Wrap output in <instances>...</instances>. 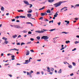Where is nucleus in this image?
Wrapping results in <instances>:
<instances>
[{
	"instance_id": "1",
	"label": "nucleus",
	"mask_w": 79,
	"mask_h": 79,
	"mask_svg": "<svg viewBox=\"0 0 79 79\" xmlns=\"http://www.w3.org/2000/svg\"><path fill=\"white\" fill-rule=\"evenodd\" d=\"M65 2H66V1H63L59 2L54 4V6L56 7H58V6H60L61 5V3H64Z\"/></svg>"
},
{
	"instance_id": "2",
	"label": "nucleus",
	"mask_w": 79,
	"mask_h": 79,
	"mask_svg": "<svg viewBox=\"0 0 79 79\" xmlns=\"http://www.w3.org/2000/svg\"><path fill=\"white\" fill-rule=\"evenodd\" d=\"M10 26L12 27H15V28H16V29H22L23 28V27H21L18 25H10Z\"/></svg>"
},
{
	"instance_id": "3",
	"label": "nucleus",
	"mask_w": 79,
	"mask_h": 79,
	"mask_svg": "<svg viewBox=\"0 0 79 79\" xmlns=\"http://www.w3.org/2000/svg\"><path fill=\"white\" fill-rule=\"evenodd\" d=\"M48 39H49V38L47 36H43L41 37V39L44 40H48Z\"/></svg>"
},
{
	"instance_id": "4",
	"label": "nucleus",
	"mask_w": 79,
	"mask_h": 79,
	"mask_svg": "<svg viewBox=\"0 0 79 79\" xmlns=\"http://www.w3.org/2000/svg\"><path fill=\"white\" fill-rule=\"evenodd\" d=\"M68 8L67 7H63V8H62V9H61L60 10V11H62V10H64V11H66L68 10V9H66V8Z\"/></svg>"
},
{
	"instance_id": "5",
	"label": "nucleus",
	"mask_w": 79,
	"mask_h": 79,
	"mask_svg": "<svg viewBox=\"0 0 79 79\" xmlns=\"http://www.w3.org/2000/svg\"><path fill=\"white\" fill-rule=\"evenodd\" d=\"M31 59H29V60H25V62L23 63V64H28L29 63H30Z\"/></svg>"
},
{
	"instance_id": "6",
	"label": "nucleus",
	"mask_w": 79,
	"mask_h": 79,
	"mask_svg": "<svg viewBox=\"0 0 79 79\" xmlns=\"http://www.w3.org/2000/svg\"><path fill=\"white\" fill-rule=\"evenodd\" d=\"M35 32L36 33H38V34H42L44 33V31H35Z\"/></svg>"
},
{
	"instance_id": "7",
	"label": "nucleus",
	"mask_w": 79,
	"mask_h": 79,
	"mask_svg": "<svg viewBox=\"0 0 79 79\" xmlns=\"http://www.w3.org/2000/svg\"><path fill=\"white\" fill-rule=\"evenodd\" d=\"M24 3L27 5H29V3L28 1H24Z\"/></svg>"
},
{
	"instance_id": "8",
	"label": "nucleus",
	"mask_w": 79,
	"mask_h": 79,
	"mask_svg": "<svg viewBox=\"0 0 79 79\" xmlns=\"http://www.w3.org/2000/svg\"><path fill=\"white\" fill-rule=\"evenodd\" d=\"M8 43H9V42H8V41L6 40L4 42L3 44H8Z\"/></svg>"
},
{
	"instance_id": "9",
	"label": "nucleus",
	"mask_w": 79,
	"mask_h": 79,
	"mask_svg": "<svg viewBox=\"0 0 79 79\" xmlns=\"http://www.w3.org/2000/svg\"><path fill=\"white\" fill-rule=\"evenodd\" d=\"M55 1V0H48V2L49 3H52Z\"/></svg>"
},
{
	"instance_id": "10",
	"label": "nucleus",
	"mask_w": 79,
	"mask_h": 79,
	"mask_svg": "<svg viewBox=\"0 0 79 79\" xmlns=\"http://www.w3.org/2000/svg\"><path fill=\"white\" fill-rule=\"evenodd\" d=\"M64 22H65V23H67L66 24V25L67 26V24H69V21H67V20H65L64 21Z\"/></svg>"
},
{
	"instance_id": "11",
	"label": "nucleus",
	"mask_w": 79,
	"mask_h": 79,
	"mask_svg": "<svg viewBox=\"0 0 79 79\" xmlns=\"http://www.w3.org/2000/svg\"><path fill=\"white\" fill-rule=\"evenodd\" d=\"M58 13V12H57L55 14V15H54V16L55 17H57V16L58 15V14L57 13Z\"/></svg>"
},
{
	"instance_id": "12",
	"label": "nucleus",
	"mask_w": 79,
	"mask_h": 79,
	"mask_svg": "<svg viewBox=\"0 0 79 79\" xmlns=\"http://www.w3.org/2000/svg\"><path fill=\"white\" fill-rule=\"evenodd\" d=\"M30 10H28L27 11L28 13H32V9H29Z\"/></svg>"
},
{
	"instance_id": "13",
	"label": "nucleus",
	"mask_w": 79,
	"mask_h": 79,
	"mask_svg": "<svg viewBox=\"0 0 79 79\" xmlns=\"http://www.w3.org/2000/svg\"><path fill=\"white\" fill-rule=\"evenodd\" d=\"M27 17H28V18H30L31 16V14H27Z\"/></svg>"
},
{
	"instance_id": "14",
	"label": "nucleus",
	"mask_w": 79,
	"mask_h": 79,
	"mask_svg": "<svg viewBox=\"0 0 79 79\" xmlns=\"http://www.w3.org/2000/svg\"><path fill=\"white\" fill-rule=\"evenodd\" d=\"M62 73V71L61 69H60L59 71H58V73L59 74H60V73Z\"/></svg>"
},
{
	"instance_id": "15",
	"label": "nucleus",
	"mask_w": 79,
	"mask_h": 79,
	"mask_svg": "<svg viewBox=\"0 0 79 79\" xmlns=\"http://www.w3.org/2000/svg\"><path fill=\"white\" fill-rule=\"evenodd\" d=\"M17 37V36L16 35H15L12 36V37H13L14 39H15V38H16V37Z\"/></svg>"
},
{
	"instance_id": "16",
	"label": "nucleus",
	"mask_w": 79,
	"mask_h": 79,
	"mask_svg": "<svg viewBox=\"0 0 79 79\" xmlns=\"http://www.w3.org/2000/svg\"><path fill=\"white\" fill-rule=\"evenodd\" d=\"M46 12L47 13H50L51 12H50V10L48 9L47 10Z\"/></svg>"
},
{
	"instance_id": "17",
	"label": "nucleus",
	"mask_w": 79,
	"mask_h": 79,
	"mask_svg": "<svg viewBox=\"0 0 79 79\" xmlns=\"http://www.w3.org/2000/svg\"><path fill=\"white\" fill-rule=\"evenodd\" d=\"M47 69H48V70H47V71H48V72H50V68L47 67Z\"/></svg>"
},
{
	"instance_id": "18",
	"label": "nucleus",
	"mask_w": 79,
	"mask_h": 79,
	"mask_svg": "<svg viewBox=\"0 0 79 79\" xmlns=\"http://www.w3.org/2000/svg\"><path fill=\"white\" fill-rule=\"evenodd\" d=\"M19 18H26V16H19Z\"/></svg>"
},
{
	"instance_id": "19",
	"label": "nucleus",
	"mask_w": 79,
	"mask_h": 79,
	"mask_svg": "<svg viewBox=\"0 0 79 79\" xmlns=\"http://www.w3.org/2000/svg\"><path fill=\"white\" fill-rule=\"evenodd\" d=\"M29 55V51H27V53L26 54V55Z\"/></svg>"
},
{
	"instance_id": "20",
	"label": "nucleus",
	"mask_w": 79,
	"mask_h": 79,
	"mask_svg": "<svg viewBox=\"0 0 79 79\" xmlns=\"http://www.w3.org/2000/svg\"><path fill=\"white\" fill-rule=\"evenodd\" d=\"M17 11H18V12H23V11H24V10H18Z\"/></svg>"
},
{
	"instance_id": "21",
	"label": "nucleus",
	"mask_w": 79,
	"mask_h": 79,
	"mask_svg": "<svg viewBox=\"0 0 79 79\" xmlns=\"http://www.w3.org/2000/svg\"><path fill=\"white\" fill-rule=\"evenodd\" d=\"M36 39H38V40H40V37L39 36H38L36 37Z\"/></svg>"
},
{
	"instance_id": "22",
	"label": "nucleus",
	"mask_w": 79,
	"mask_h": 79,
	"mask_svg": "<svg viewBox=\"0 0 79 79\" xmlns=\"http://www.w3.org/2000/svg\"><path fill=\"white\" fill-rule=\"evenodd\" d=\"M45 13H41V16H45Z\"/></svg>"
},
{
	"instance_id": "23",
	"label": "nucleus",
	"mask_w": 79,
	"mask_h": 79,
	"mask_svg": "<svg viewBox=\"0 0 79 79\" xmlns=\"http://www.w3.org/2000/svg\"><path fill=\"white\" fill-rule=\"evenodd\" d=\"M1 10L2 11H4V7H1Z\"/></svg>"
},
{
	"instance_id": "24",
	"label": "nucleus",
	"mask_w": 79,
	"mask_h": 79,
	"mask_svg": "<svg viewBox=\"0 0 79 79\" xmlns=\"http://www.w3.org/2000/svg\"><path fill=\"white\" fill-rule=\"evenodd\" d=\"M2 39H3V40H7V38L4 37L2 38Z\"/></svg>"
},
{
	"instance_id": "25",
	"label": "nucleus",
	"mask_w": 79,
	"mask_h": 79,
	"mask_svg": "<svg viewBox=\"0 0 79 79\" xmlns=\"http://www.w3.org/2000/svg\"><path fill=\"white\" fill-rule=\"evenodd\" d=\"M70 42V41L69 40L66 41H65V43L67 44H68V43H69Z\"/></svg>"
},
{
	"instance_id": "26",
	"label": "nucleus",
	"mask_w": 79,
	"mask_h": 79,
	"mask_svg": "<svg viewBox=\"0 0 79 79\" xmlns=\"http://www.w3.org/2000/svg\"><path fill=\"white\" fill-rule=\"evenodd\" d=\"M63 33H64V34H68V32H64V31L62 32V34H63Z\"/></svg>"
},
{
	"instance_id": "27",
	"label": "nucleus",
	"mask_w": 79,
	"mask_h": 79,
	"mask_svg": "<svg viewBox=\"0 0 79 79\" xmlns=\"http://www.w3.org/2000/svg\"><path fill=\"white\" fill-rule=\"evenodd\" d=\"M16 50V49L14 48V49H10L9 51V52H11V50Z\"/></svg>"
},
{
	"instance_id": "28",
	"label": "nucleus",
	"mask_w": 79,
	"mask_h": 79,
	"mask_svg": "<svg viewBox=\"0 0 79 79\" xmlns=\"http://www.w3.org/2000/svg\"><path fill=\"white\" fill-rule=\"evenodd\" d=\"M51 71H54V69L52 68H51Z\"/></svg>"
},
{
	"instance_id": "29",
	"label": "nucleus",
	"mask_w": 79,
	"mask_h": 79,
	"mask_svg": "<svg viewBox=\"0 0 79 79\" xmlns=\"http://www.w3.org/2000/svg\"><path fill=\"white\" fill-rule=\"evenodd\" d=\"M55 29L50 30H49V31H50V32H52V31H55Z\"/></svg>"
},
{
	"instance_id": "30",
	"label": "nucleus",
	"mask_w": 79,
	"mask_h": 79,
	"mask_svg": "<svg viewBox=\"0 0 79 79\" xmlns=\"http://www.w3.org/2000/svg\"><path fill=\"white\" fill-rule=\"evenodd\" d=\"M29 5H30L29 8H30L32 7V5L31 4H29Z\"/></svg>"
},
{
	"instance_id": "31",
	"label": "nucleus",
	"mask_w": 79,
	"mask_h": 79,
	"mask_svg": "<svg viewBox=\"0 0 79 79\" xmlns=\"http://www.w3.org/2000/svg\"><path fill=\"white\" fill-rule=\"evenodd\" d=\"M68 67L70 68H73L72 65H69V66H68Z\"/></svg>"
},
{
	"instance_id": "32",
	"label": "nucleus",
	"mask_w": 79,
	"mask_h": 79,
	"mask_svg": "<svg viewBox=\"0 0 79 79\" xmlns=\"http://www.w3.org/2000/svg\"><path fill=\"white\" fill-rule=\"evenodd\" d=\"M75 6V7H77V6H79V4H77Z\"/></svg>"
},
{
	"instance_id": "33",
	"label": "nucleus",
	"mask_w": 79,
	"mask_h": 79,
	"mask_svg": "<svg viewBox=\"0 0 79 79\" xmlns=\"http://www.w3.org/2000/svg\"><path fill=\"white\" fill-rule=\"evenodd\" d=\"M44 21H48V19H44Z\"/></svg>"
},
{
	"instance_id": "34",
	"label": "nucleus",
	"mask_w": 79,
	"mask_h": 79,
	"mask_svg": "<svg viewBox=\"0 0 79 79\" xmlns=\"http://www.w3.org/2000/svg\"><path fill=\"white\" fill-rule=\"evenodd\" d=\"M32 32L30 31L28 32V34H31Z\"/></svg>"
},
{
	"instance_id": "35",
	"label": "nucleus",
	"mask_w": 79,
	"mask_h": 79,
	"mask_svg": "<svg viewBox=\"0 0 79 79\" xmlns=\"http://www.w3.org/2000/svg\"><path fill=\"white\" fill-rule=\"evenodd\" d=\"M27 32V31H26V30H23V32L24 33H26Z\"/></svg>"
},
{
	"instance_id": "36",
	"label": "nucleus",
	"mask_w": 79,
	"mask_h": 79,
	"mask_svg": "<svg viewBox=\"0 0 79 79\" xmlns=\"http://www.w3.org/2000/svg\"><path fill=\"white\" fill-rule=\"evenodd\" d=\"M34 73V72H33V71H32V70H31L30 73V75H31V73Z\"/></svg>"
},
{
	"instance_id": "37",
	"label": "nucleus",
	"mask_w": 79,
	"mask_h": 79,
	"mask_svg": "<svg viewBox=\"0 0 79 79\" xmlns=\"http://www.w3.org/2000/svg\"><path fill=\"white\" fill-rule=\"evenodd\" d=\"M72 63L73 66H76V63H75L73 62Z\"/></svg>"
},
{
	"instance_id": "38",
	"label": "nucleus",
	"mask_w": 79,
	"mask_h": 79,
	"mask_svg": "<svg viewBox=\"0 0 79 79\" xmlns=\"http://www.w3.org/2000/svg\"><path fill=\"white\" fill-rule=\"evenodd\" d=\"M15 56L14 55L11 56V58H15Z\"/></svg>"
},
{
	"instance_id": "39",
	"label": "nucleus",
	"mask_w": 79,
	"mask_h": 79,
	"mask_svg": "<svg viewBox=\"0 0 79 79\" xmlns=\"http://www.w3.org/2000/svg\"><path fill=\"white\" fill-rule=\"evenodd\" d=\"M30 40L31 41H33V40H34V39L33 38H31Z\"/></svg>"
},
{
	"instance_id": "40",
	"label": "nucleus",
	"mask_w": 79,
	"mask_h": 79,
	"mask_svg": "<svg viewBox=\"0 0 79 79\" xmlns=\"http://www.w3.org/2000/svg\"><path fill=\"white\" fill-rule=\"evenodd\" d=\"M43 31H44H44H48V30H45V29H43Z\"/></svg>"
},
{
	"instance_id": "41",
	"label": "nucleus",
	"mask_w": 79,
	"mask_h": 79,
	"mask_svg": "<svg viewBox=\"0 0 79 79\" xmlns=\"http://www.w3.org/2000/svg\"><path fill=\"white\" fill-rule=\"evenodd\" d=\"M57 24H58V25L59 26H60V24H61V22H60L58 23Z\"/></svg>"
},
{
	"instance_id": "42",
	"label": "nucleus",
	"mask_w": 79,
	"mask_h": 79,
	"mask_svg": "<svg viewBox=\"0 0 79 79\" xmlns=\"http://www.w3.org/2000/svg\"><path fill=\"white\" fill-rule=\"evenodd\" d=\"M31 43V41L28 42L27 43V44H30Z\"/></svg>"
},
{
	"instance_id": "43",
	"label": "nucleus",
	"mask_w": 79,
	"mask_h": 79,
	"mask_svg": "<svg viewBox=\"0 0 79 79\" xmlns=\"http://www.w3.org/2000/svg\"><path fill=\"white\" fill-rule=\"evenodd\" d=\"M36 74L37 75L40 74V72H37L36 73Z\"/></svg>"
},
{
	"instance_id": "44",
	"label": "nucleus",
	"mask_w": 79,
	"mask_h": 79,
	"mask_svg": "<svg viewBox=\"0 0 79 79\" xmlns=\"http://www.w3.org/2000/svg\"><path fill=\"white\" fill-rule=\"evenodd\" d=\"M19 18V16H17L16 17H15V18H17V19H18V18Z\"/></svg>"
},
{
	"instance_id": "45",
	"label": "nucleus",
	"mask_w": 79,
	"mask_h": 79,
	"mask_svg": "<svg viewBox=\"0 0 79 79\" xmlns=\"http://www.w3.org/2000/svg\"><path fill=\"white\" fill-rule=\"evenodd\" d=\"M78 43H79V42L77 41H76L75 42V44H78Z\"/></svg>"
},
{
	"instance_id": "46",
	"label": "nucleus",
	"mask_w": 79,
	"mask_h": 79,
	"mask_svg": "<svg viewBox=\"0 0 79 79\" xmlns=\"http://www.w3.org/2000/svg\"><path fill=\"white\" fill-rule=\"evenodd\" d=\"M24 44H25V43H23V42H22L21 43V45H24Z\"/></svg>"
},
{
	"instance_id": "47",
	"label": "nucleus",
	"mask_w": 79,
	"mask_h": 79,
	"mask_svg": "<svg viewBox=\"0 0 79 79\" xmlns=\"http://www.w3.org/2000/svg\"><path fill=\"white\" fill-rule=\"evenodd\" d=\"M39 19H43V17H41Z\"/></svg>"
},
{
	"instance_id": "48",
	"label": "nucleus",
	"mask_w": 79,
	"mask_h": 79,
	"mask_svg": "<svg viewBox=\"0 0 79 79\" xmlns=\"http://www.w3.org/2000/svg\"><path fill=\"white\" fill-rule=\"evenodd\" d=\"M8 76H10V77H12V75H11V74H8Z\"/></svg>"
},
{
	"instance_id": "49",
	"label": "nucleus",
	"mask_w": 79,
	"mask_h": 79,
	"mask_svg": "<svg viewBox=\"0 0 79 79\" xmlns=\"http://www.w3.org/2000/svg\"><path fill=\"white\" fill-rule=\"evenodd\" d=\"M26 24H31V22H27Z\"/></svg>"
},
{
	"instance_id": "50",
	"label": "nucleus",
	"mask_w": 79,
	"mask_h": 79,
	"mask_svg": "<svg viewBox=\"0 0 79 79\" xmlns=\"http://www.w3.org/2000/svg\"><path fill=\"white\" fill-rule=\"evenodd\" d=\"M64 48H62L60 50H64Z\"/></svg>"
},
{
	"instance_id": "51",
	"label": "nucleus",
	"mask_w": 79,
	"mask_h": 79,
	"mask_svg": "<svg viewBox=\"0 0 79 79\" xmlns=\"http://www.w3.org/2000/svg\"><path fill=\"white\" fill-rule=\"evenodd\" d=\"M73 75H74V74H73V73H72L70 75V76H73Z\"/></svg>"
},
{
	"instance_id": "52",
	"label": "nucleus",
	"mask_w": 79,
	"mask_h": 79,
	"mask_svg": "<svg viewBox=\"0 0 79 79\" xmlns=\"http://www.w3.org/2000/svg\"><path fill=\"white\" fill-rule=\"evenodd\" d=\"M17 45H20V43H17Z\"/></svg>"
},
{
	"instance_id": "53",
	"label": "nucleus",
	"mask_w": 79,
	"mask_h": 79,
	"mask_svg": "<svg viewBox=\"0 0 79 79\" xmlns=\"http://www.w3.org/2000/svg\"><path fill=\"white\" fill-rule=\"evenodd\" d=\"M27 75H30V73H29V72H27Z\"/></svg>"
},
{
	"instance_id": "54",
	"label": "nucleus",
	"mask_w": 79,
	"mask_h": 79,
	"mask_svg": "<svg viewBox=\"0 0 79 79\" xmlns=\"http://www.w3.org/2000/svg\"><path fill=\"white\" fill-rule=\"evenodd\" d=\"M53 42L54 43H56V40H54L53 41Z\"/></svg>"
},
{
	"instance_id": "55",
	"label": "nucleus",
	"mask_w": 79,
	"mask_h": 79,
	"mask_svg": "<svg viewBox=\"0 0 79 79\" xmlns=\"http://www.w3.org/2000/svg\"><path fill=\"white\" fill-rule=\"evenodd\" d=\"M45 6H44L42 8V10H44V9H45Z\"/></svg>"
},
{
	"instance_id": "56",
	"label": "nucleus",
	"mask_w": 79,
	"mask_h": 79,
	"mask_svg": "<svg viewBox=\"0 0 79 79\" xmlns=\"http://www.w3.org/2000/svg\"><path fill=\"white\" fill-rule=\"evenodd\" d=\"M76 50V48H75L74 49L72 50V51H75V50Z\"/></svg>"
},
{
	"instance_id": "57",
	"label": "nucleus",
	"mask_w": 79,
	"mask_h": 79,
	"mask_svg": "<svg viewBox=\"0 0 79 79\" xmlns=\"http://www.w3.org/2000/svg\"><path fill=\"white\" fill-rule=\"evenodd\" d=\"M9 55H12V54L10 53H8L7 54V56H9Z\"/></svg>"
},
{
	"instance_id": "58",
	"label": "nucleus",
	"mask_w": 79,
	"mask_h": 79,
	"mask_svg": "<svg viewBox=\"0 0 79 79\" xmlns=\"http://www.w3.org/2000/svg\"><path fill=\"white\" fill-rule=\"evenodd\" d=\"M11 21L13 22V21H15V19H11Z\"/></svg>"
},
{
	"instance_id": "59",
	"label": "nucleus",
	"mask_w": 79,
	"mask_h": 79,
	"mask_svg": "<svg viewBox=\"0 0 79 79\" xmlns=\"http://www.w3.org/2000/svg\"><path fill=\"white\" fill-rule=\"evenodd\" d=\"M30 51L31 52H34V51L33 50H30Z\"/></svg>"
},
{
	"instance_id": "60",
	"label": "nucleus",
	"mask_w": 79,
	"mask_h": 79,
	"mask_svg": "<svg viewBox=\"0 0 79 79\" xmlns=\"http://www.w3.org/2000/svg\"><path fill=\"white\" fill-rule=\"evenodd\" d=\"M79 19H78V18H75V20H78Z\"/></svg>"
},
{
	"instance_id": "61",
	"label": "nucleus",
	"mask_w": 79,
	"mask_h": 79,
	"mask_svg": "<svg viewBox=\"0 0 79 79\" xmlns=\"http://www.w3.org/2000/svg\"><path fill=\"white\" fill-rule=\"evenodd\" d=\"M41 61V59H39V60H37V61Z\"/></svg>"
},
{
	"instance_id": "62",
	"label": "nucleus",
	"mask_w": 79,
	"mask_h": 79,
	"mask_svg": "<svg viewBox=\"0 0 79 79\" xmlns=\"http://www.w3.org/2000/svg\"><path fill=\"white\" fill-rule=\"evenodd\" d=\"M10 15V14H9V13H7L6 14V15L7 16H8V15Z\"/></svg>"
},
{
	"instance_id": "63",
	"label": "nucleus",
	"mask_w": 79,
	"mask_h": 79,
	"mask_svg": "<svg viewBox=\"0 0 79 79\" xmlns=\"http://www.w3.org/2000/svg\"><path fill=\"white\" fill-rule=\"evenodd\" d=\"M36 44H40L39 41H38L37 42H35Z\"/></svg>"
},
{
	"instance_id": "64",
	"label": "nucleus",
	"mask_w": 79,
	"mask_h": 79,
	"mask_svg": "<svg viewBox=\"0 0 79 79\" xmlns=\"http://www.w3.org/2000/svg\"><path fill=\"white\" fill-rule=\"evenodd\" d=\"M41 74H42V75L44 74V72L41 71Z\"/></svg>"
}]
</instances>
